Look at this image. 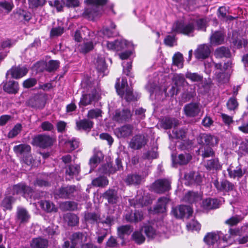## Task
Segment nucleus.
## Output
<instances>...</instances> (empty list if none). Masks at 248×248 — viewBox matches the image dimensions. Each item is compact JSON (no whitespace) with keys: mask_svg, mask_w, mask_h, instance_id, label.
Listing matches in <instances>:
<instances>
[{"mask_svg":"<svg viewBox=\"0 0 248 248\" xmlns=\"http://www.w3.org/2000/svg\"><path fill=\"white\" fill-rule=\"evenodd\" d=\"M82 87L86 90L89 93L82 95L79 105L86 106L90 105L93 101H98L100 98V91L93 86L91 81L89 79H85L81 83Z\"/></svg>","mask_w":248,"mask_h":248,"instance_id":"f257e3e1","label":"nucleus"},{"mask_svg":"<svg viewBox=\"0 0 248 248\" xmlns=\"http://www.w3.org/2000/svg\"><path fill=\"white\" fill-rule=\"evenodd\" d=\"M229 176L231 178H235L236 177L240 178L242 177L245 173L246 170L242 169V167L239 165L235 168L231 165L227 169Z\"/></svg>","mask_w":248,"mask_h":248,"instance_id":"b1692460","label":"nucleus"},{"mask_svg":"<svg viewBox=\"0 0 248 248\" xmlns=\"http://www.w3.org/2000/svg\"><path fill=\"white\" fill-rule=\"evenodd\" d=\"M61 208L64 211L74 210L77 208V204L74 202L66 201L60 205Z\"/></svg>","mask_w":248,"mask_h":248,"instance_id":"052dcab7","label":"nucleus"},{"mask_svg":"<svg viewBox=\"0 0 248 248\" xmlns=\"http://www.w3.org/2000/svg\"><path fill=\"white\" fill-rule=\"evenodd\" d=\"M147 139L143 135H136L129 143V147L134 150H139L147 143Z\"/></svg>","mask_w":248,"mask_h":248,"instance_id":"f8f14e48","label":"nucleus"},{"mask_svg":"<svg viewBox=\"0 0 248 248\" xmlns=\"http://www.w3.org/2000/svg\"><path fill=\"white\" fill-rule=\"evenodd\" d=\"M169 201L166 197H162L158 199L157 202L154 210L156 213H164L166 210V205Z\"/></svg>","mask_w":248,"mask_h":248,"instance_id":"72a5a7b5","label":"nucleus"},{"mask_svg":"<svg viewBox=\"0 0 248 248\" xmlns=\"http://www.w3.org/2000/svg\"><path fill=\"white\" fill-rule=\"evenodd\" d=\"M171 213L177 218H182L184 217L188 218L192 216L193 210L189 206L180 205L172 208Z\"/></svg>","mask_w":248,"mask_h":248,"instance_id":"423d86ee","label":"nucleus"},{"mask_svg":"<svg viewBox=\"0 0 248 248\" xmlns=\"http://www.w3.org/2000/svg\"><path fill=\"white\" fill-rule=\"evenodd\" d=\"M144 179V177L141 175L133 173L128 174L124 179V182L127 185L136 186L140 185Z\"/></svg>","mask_w":248,"mask_h":248,"instance_id":"5701e85b","label":"nucleus"},{"mask_svg":"<svg viewBox=\"0 0 248 248\" xmlns=\"http://www.w3.org/2000/svg\"><path fill=\"white\" fill-rule=\"evenodd\" d=\"M29 6L31 9H36L39 7L43 6L46 2V0H28Z\"/></svg>","mask_w":248,"mask_h":248,"instance_id":"69168bd1","label":"nucleus"},{"mask_svg":"<svg viewBox=\"0 0 248 248\" xmlns=\"http://www.w3.org/2000/svg\"><path fill=\"white\" fill-rule=\"evenodd\" d=\"M108 184V179L104 176H100L93 179L92 181V185L95 187H104Z\"/></svg>","mask_w":248,"mask_h":248,"instance_id":"a19ab883","label":"nucleus"},{"mask_svg":"<svg viewBox=\"0 0 248 248\" xmlns=\"http://www.w3.org/2000/svg\"><path fill=\"white\" fill-rule=\"evenodd\" d=\"M65 174L73 177L78 175L80 171V167L78 164H70L65 167Z\"/></svg>","mask_w":248,"mask_h":248,"instance_id":"c9c22d12","label":"nucleus"},{"mask_svg":"<svg viewBox=\"0 0 248 248\" xmlns=\"http://www.w3.org/2000/svg\"><path fill=\"white\" fill-rule=\"evenodd\" d=\"M224 35L221 31H215L210 37V42L212 45H218L223 43Z\"/></svg>","mask_w":248,"mask_h":248,"instance_id":"58836bf2","label":"nucleus"},{"mask_svg":"<svg viewBox=\"0 0 248 248\" xmlns=\"http://www.w3.org/2000/svg\"><path fill=\"white\" fill-rule=\"evenodd\" d=\"M116 25L113 22L110 24V29L107 27L103 28L98 33L99 35H103L107 37L116 36L118 32L116 30Z\"/></svg>","mask_w":248,"mask_h":248,"instance_id":"473e14b6","label":"nucleus"},{"mask_svg":"<svg viewBox=\"0 0 248 248\" xmlns=\"http://www.w3.org/2000/svg\"><path fill=\"white\" fill-rule=\"evenodd\" d=\"M185 77L192 82H201L203 80V76L198 73L187 71L185 74Z\"/></svg>","mask_w":248,"mask_h":248,"instance_id":"864d4df0","label":"nucleus"},{"mask_svg":"<svg viewBox=\"0 0 248 248\" xmlns=\"http://www.w3.org/2000/svg\"><path fill=\"white\" fill-rule=\"evenodd\" d=\"M96 70L98 73L102 74L101 76H104V72L106 70L107 66L104 58L98 56L95 62Z\"/></svg>","mask_w":248,"mask_h":248,"instance_id":"4c0bfd02","label":"nucleus"},{"mask_svg":"<svg viewBox=\"0 0 248 248\" xmlns=\"http://www.w3.org/2000/svg\"><path fill=\"white\" fill-rule=\"evenodd\" d=\"M214 139L215 138L210 135L202 134L199 136V143L202 146H209L213 144Z\"/></svg>","mask_w":248,"mask_h":248,"instance_id":"79ce46f5","label":"nucleus"},{"mask_svg":"<svg viewBox=\"0 0 248 248\" xmlns=\"http://www.w3.org/2000/svg\"><path fill=\"white\" fill-rule=\"evenodd\" d=\"M184 110L186 116L194 117L199 115L201 108L198 103H190L185 106Z\"/></svg>","mask_w":248,"mask_h":248,"instance_id":"ddd939ff","label":"nucleus"},{"mask_svg":"<svg viewBox=\"0 0 248 248\" xmlns=\"http://www.w3.org/2000/svg\"><path fill=\"white\" fill-rule=\"evenodd\" d=\"M132 114L128 108L117 109L114 112L113 119L120 123L129 122L131 119Z\"/></svg>","mask_w":248,"mask_h":248,"instance_id":"6e6552de","label":"nucleus"},{"mask_svg":"<svg viewBox=\"0 0 248 248\" xmlns=\"http://www.w3.org/2000/svg\"><path fill=\"white\" fill-rule=\"evenodd\" d=\"M103 198L107 200L110 204H115L117 202L118 197L117 192L115 189H109L103 194Z\"/></svg>","mask_w":248,"mask_h":248,"instance_id":"bb28decb","label":"nucleus"},{"mask_svg":"<svg viewBox=\"0 0 248 248\" xmlns=\"http://www.w3.org/2000/svg\"><path fill=\"white\" fill-rule=\"evenodd\" d=\"M22 128V126L20 124H16L12 129L9 132L8 137L12 139L16 137L21 132Z\"/></svg>","mask_w":248,"mask_h":248,"instance_id":"680f3d73","label":"nucleus"},{"mask_svg":"<svg viewBox=\"0 0 248 248\" xmlns=\"http://www.w3.org/2000/svg\"><path fill=\"white\" fill-rule=\"evenodd\" d=\"M133 126L131 124H125L116 130L118 138H126L131 136L132 134Z\"/></svg>","mask_w":248,"mask_h":248,"instance_id":"4be33fe9","label":"nucleus"},{"mask_svg":"<svg viewBox=\"0 0 248 248\" xmlns=\"http://www.w3.org/2000/svg\"><path fill=\"white\" fill-rule=\"evenodd\" d=\"M104 155L101 151L97 149H94L93 155L90 158L89 164L92 168H95L103 159Z\"/></svg>","mask_w":248,"mask_h":248,"instance_id":"393cba45","label":"nucleus"},{"mask_svg":"<svg viewBox=\"0 0 248 248\" xmlns=\"http://www.w3.org/2000/svg\"><path fill=\"white\" fill-rule=\"evenodd\" d=\"M76 129L90 132L93 126L94 123L89 119H83L76 122Z\"/></svg>","mask_w":248,"mask_h":248,"instance_id":"a211bd4d","label":"nucleus"},{"mask_svg":"<svg viewBox=\"0 0 248 248\" xmlns=\"http://www.w3.org/2000/svg\"><path fill=\"white\" fill-rule=\"evenodd\" d=\"M31 216L24 208L18 207L16 213V219L20 224H26L29 221Z\"/></svg>","mask_w":248,"mask_h":248,"instance_id":"f3484780","label":"nucleus"},{"mask_svg":"<svg viewBox=\"0 0 248 248\" xmlns=\"http://www.w3.org/2000/svg\"><path fill=\"white\" fill-rule=\"evenodd\" d=\"M27 104L28 106L35 108H43L45 106L44 98L40 95H35L31 97Z\"/></svg>","mask_w":248,"mask_h":248,"instance_id":"6ab92c4d","label":"nucleus"},{"mask_svg":"<svg viewBox=\"0 0 248 248\" xmlns=\"http://www.w3.org/2000/svg\"><path fill=\"white\" fill-rule=\"evenodd\" d=\"M3 91L9 94H16L19 89V84L13 80L5 81L2 82Z\"/></svg>","mask_w":248,"mask_h":248,"instance_id":"4468645a","label":"nucleus"},{"mask_svg":"<svg viewBox=\"0 0 248 248\" xmlns=\"http://www.w3.org/2000/svg\"><path fill=\"white\" fill-rule=\"evenodd\" d=\"M13 150L17 156H25L31 153V147L26 144H20L15 146Z\"/></svg>","mask_w":248,"mask_h":248,"instance_id":"cd10ccee","label":"nucleus"},{"mask_svg":"<svg viewBox=\"0 0 248 248\" xmlns=\"http://www.w3.org/2000/svg\"><path fill=\"white\" fill-rule=\"evenodd\" d=\"M53 142V139L50 136L39 134L33 138L32 143L34 145L45 149L52 146Z\"/></svg>","mask_w":248,"mask_h":248,"instance_id":"39448f33","label":"nucleus"},{"mask_svg":"<svg viewBox=\"0 0 248 248\" xmlns=\"http://www.w3.org/2000/svg\"><path fill=\"white\" fill-rule=\"evenodd\" d=\"M186 130L184 128H174L172 131L174 137L177 139H183L186 137Z\"/></svg>","mask_w":248,"mask_h":248,"instance_id":"338daca9","label":"nucleus"},{"mask_svg":"<svg viewBox=\"0 0 248 248\" xmlns=\"http://www.w3.org/2000/svg\"><path fill=\"white\" fill-rule=\"evenodd\" d=\"M213 184L217 190L223 193H229L235 190L234 184L226 179H222L219 182L216 179L213 181Z\"/></svg>","mask_w":248,"mask_h":248,"instance_id":"0eeeda50","label":"nucleus"},{"mask_svg":"<svg viewBox=\"0 0 248 248\" xmlns=\"http://www.w3.org/2000/svg\"><path fill=\"white\" fill-rule=\"evenodd\" d=\"M63 218L69 226H75L78 224L79 218L75 214L70 213H67L64 215Z\"/></svg>","mask_w":248,"mask_h":248,"instance_id":"ea45409f","label":"nucleus"},{"mask_svg":"<svg viewBox=\"0 0 248 248\" xmlns=\"http://www.w3.org/2000/svg\"><path fill=\"white\" fill-rule=\"evenodd\" d=\"M227 242V238L221 232H209L205 236L204 241L209 245H213L218 240Z\"/></svg>","mask_w":248,"mask_h":248,"instance_id":"9d476101","label":"nucleus"},{"mask_svg":"<svg viewBox=\"0 0 248 248\" xmlns=\"http://www.w3.org/2000/svg\"><path fill=\"white\" fill-rule=\"evenodd\" d=\"M132 231L133 228L130 225L121 226L117 228L118 237L124 240L125 239V236L129 235Z\"/></svg>","mask_w":248,"mask_h":248,"instance_id":"f704fd0d","label":"nucleus"},{"mask_svg":"<svg viewBox=\"0 0 248 248\" xmlns=\"http://www.w3.org/2000/svg\"><path fill=\"white\" fill-rule=\"evenodd\" d=\"M48 246V240L40 237L33 238L30 242L31 248H47Z\"/></svg>","mask_w":248,"mask_h":248,"instance_id":"c85d7f7f","label":"nucleus"},{"mask_svg":"<svg viewBox=\"0 0 248 248\" xmlns=\"http://www.w3.org/2000/svg\"><path fill=\"white\" fill-rule=\"evenodd\" d=\"M242 219L241 216L236 215L227 219L225 223L230 226H234L237 225Z\"/></svg>","mask_w":248,"mask_h":248,"instance_id":"4d7b16f0","label":"nucleus"},{"mask_svg":"<svg viewBox=\"0 0 248 248\" xmlns=\"http://www.w3.org/2000/svg\"><path fill=\"white\" fill-rule=\"evenodd\" d=\"M93 45L92 42H84L79 46V50L83 53H86L92 50Z\"/></svg>","mask_w":248,"mask_h":248,"instance_id":"bf43d9fd","label":"nucleus"},{"mask_svg":"<svg viewBox=\"0 0 248 248\" xmlns=\"http://www.w3.org/2000/svg\"><path fill=\"white\" fill-rule=\"evenodd\" d=\"M100 173L103 174L113 173L116 171V169L113 168L111 163H107L102 165L99 169Z\"/></svg>","mask_w":248,"mask_h":248,"instance_id":"5fc2aeb1","label":"nucleus"},{"mask_svg":"<svg viewBox=\"0 0 248 248\" xmlns=\"http://www.w3.org/2000/svg\"><path fill=\"white\" fill-rule=\"evenodd\" d=\"M152 190L158 194H163L171 189V182L168 179H159L152 185Z\"/></svg>","mask_w":248,"mask_h":248,"instance_id":"7ed1b4c3","label":"nucleus"},{"mask_svg":"<svg viewBox=\"0 0 248 248\" xmlns=\"http://www.w3.org/2000/svg\"><path fill=\"white\" fill-rule=\"evenodd\" d=\"M125 217L127 222L136 223L141 221L143 218V215L142 212L136 211L134 213H127Z\"/></svg>","mask_w":248,"mask_h":248,"instance_id":"2f4dec72","label":"nucleus"},{"mask_svg":"<svg viewBox=\"0 0 248 248\" xmlns=\"http://www.w3.org/2000/svg\"><path fill=\"white\" fill-rule=\"evenodd\" d=\"M205 167L208 170H219L221 168V165L217 158L212 159L208 160Z\"/></svg>","mask_w":248,"mask_h":248,"instance_id":"8fccbe9b","label":"nucleus"},{"mask_svg":"<svg viewBox=\"0 0 248 248\" xmlns=\"http://www.w3.org/2000/svg\"><path fill=\"white\" fill-rule=\"evenodd\" d=\"M28 72V69L24 66H13L6 73V78H7L9 75L15 79H19L25 76Z\"/></svg>","mask_w":248,"mask_h":248,"instance_id":"9b49d317","label":"nucleus"},{"mask_svg":"<svg viewBox=\"0 0 248 248\" xmlns=\"http://www.w3.org/2000/svg\"><path fill=\"white\" fill-rule=\"evenodd\" d=\"M184 199L185 201L192 203L200 200L201 197L197 192L189 191L185 194Z\"/></svg>","mask_w":248,"mask_h":248,"instance_id":"3c124183","label":"nucleus"},{"mask_svg":"<svg viewBox=\"0 0 248 248\" xmlns=\"http://www.w3.org/2000/svg\"><path fill=\"white\" fill-rule=\"evenodd\" d=\"M60 63L58 60H50L46 63L45 70L48 72H54L59 68Z\"/></svg>","mask_w":248,"mask_h":248,"instance_id":"603ef678","label":"nucleus"},{"mask_svg":"<svg viewBox=\"0 0 248 248\" xmlns=\"http://www.w3.org/2000/svg\"><path fill=\"white\" fill-rule=\"evenodd\" d=\"M210 54L209 46L204 44L199 46L195 52V57L198 59H205L209 56Z\"/></svg>","mask_w":248,"mask_h":248,"instance_id":"412c9836","label":"nucleus"},{"mask_svg":"<svg viewBox=\"0 0 248 248\" xmlns=\"http://www.w3.org/2000/svg\"><path fill=\"white\" fill-rule=\"evenodd\" d=\"M179 124V121L175 118L165 117L161 122V126L164 129H169Z\"/></svg>","mask_w":248,"mask_h":248,"instance_id":"c756f323","label":"nucleus"},{"mask_svg":"<svg viewBox=\"0 0 248 248\" xmlns=\"http://www.w3.org/2000/svg\"><path fill=\"white\" fill-rule=\"evenodd\" d=\"M173 63L179 68H182L183 65V57L181 53L177 52L172 58Z\"/></svg>","mask_w":248,"mask_h":248,"instance_id":"e2e57ef3","label":"nucleus"},{"mask_svg":"<svg viewBox=\"0 0 248 248\" xmlns=\"http://www.w3.org/2000/svg\"><path fill=\"white\" fill-rule=\"evenodd\" d=\"M102 111L99 108L92 109L88 111L87 117L90 119H96L102 117Z\"/></svg>","mask_w":248,"mask_h":248,"instance_id":"0e129e2a","label":"nucleus"},{"mask_svg":"<svg viewBox=\"0 0 248 248\" xmlns=\"http://www.w3.org/2000/svg\"><path fill=\"white\" fill-rule=\"evenodd\" d=\"M215 55L218 58H222L223 57L229 58L231 56V53L228 48L225 46H221L216 49Z\"/></svg>","mask_w":248,"mask_h":248,"instance_id":"49530a36","label":"nucleus"},{"mask_svg":"<svg viewBox=\"0 0 248 248\" xmlns=\"http://www.w3.org/2000/svg\"><path fill=\"white\" fill-rule=\"evenodd\" d=\"M194 22L185 23L182 21H177L172 27V31L188 35L194 29Z\"/></svg>","mask_w":248,"mask_h":248,"instance_id":"20e7f679","label":"nucleus"},{"mask_svg":"<svg viewBox=\"0 0 248 248\" xmlns=\"http://www.w3.org/2000/svg\"><path fill=\"white\" fill-rule=\"evenodd\" d=\"M40 207L45 211L50 213L57 212V208L52 202L48 201H41L40 202Z\"/></svg>","mask_w":248,"mask_h":248,"instance_id":"c03bdc74","label":"nucleus"},{"mask_svg":"<svg viewBox=\"0 0 248 248\" xmlns=\"http://www.w3.org/2000/svg\"><path fill=\"white\" fill-rule=\"evenodd\" d=\"M84 217L86 221L92 224L98 223L101 221L100 215L95 213H87L85 214Z\"/></svg>","mask_w":248,"mask_h":248,"instance_id":"09e8293b","label":"nucleus"},{"mask_svg":"<svg viewBox=\"0 0 248 248\" xmlns=\"http://www.w3.org/2000/svg\"><path fill=\"white\" fill-rule=\"evenodd\" d=\"M131 43L124 39L116 40L114 42H108L107 47L110 49H115L116 51H121L128 47Z\"/></svg>","mask_w":248,"mask_h":248,"instance_id":"2eb2a0df","label":"nucleus"},{"mask_svg":"<svg viewBox=\"0 0 248 248\" xmlns=\"http://www.w3.org/2000/svg\"><path fill=\"white\" fill-rule=\"evenodd\" d=\"M33 191L32 189L27 186L24 183H19L15 185L13 187V194H23L24 196L26 194L28 195L31 194Z\"/></svg>","mask_w":248,"mask_h":248,"instance_id":"aec40b11","label":"nucleus"},{"mask_svg":"<svg viewBox=\"0 0 248 248\" xmlns=\"http://www.w3.org/2000/svg\"><path fill=\"white\" fill-rule=\"evenodd\" d=\"M125 85H126V87H128L127 80L126 79H124L123 78H122L121 85H120L119 84V78L117 79V82L115 84V88L117 92L119 95L122 96L124 95V91L125 90L124 88Z\"/></svg>","mask_w":248,"mask_h":248,"instance_id":"6e6d98bb","label":"nucleus"},{"mask_svg":"<svg viewBox=\"0 0 248 248\" xmlns=\"http://www.w3.org/2000/svg\"><path fill=\"white\" fill-rule=\"evenodd\" d=\"M131 240L138 245L143 243L145 241V237L142 234L141 231H136L131 235Z\"/></svg>","mask_w":248,"mask_h":248,"instance_id":"a18cd8bd","label":"nucleus"},{"mask_svg":"<svg viewBox=\"0 0 248 248\" xmlns=\"http://www.w3.org/2000/svg\"><path fill=\"white\" fill-rule=\"evenodd\" d=\"M15 15L18 19L27 22L30 21L31 18V13L21 9H19L16 11Z\"/></svg>","mask_w":248,"mask_h":248,"instance_id":"de8ad7c7","label":"nucleus"},{"mask_svg":"<svg viewBox=\"0 0 248 248\" xmlns=\"http://www.w3.org/2000/svg\"><path fill=\"white\" fill-rule=\"evenodd\" d=\"M220 204V201L217 199L208 198L202 201V207L206 210L217 208Z\"/></svg>","mask_w":248,"mask_h":248,"instance_id":"a878e982","label":"nucleus"},{"mask_svg":"<svg viewBox=\"0 0 248 248\" xmlns=\"http://www.w3.org/2000/svg\"><path fill=\"white\" fill-rule=\"evenodd\" d=\"M199 151V154L204 158L215 155V152L210 146H202Z\"/></svg>","mask_w":248,"mask_h":248,"instance_id":"37998d69","label":"nucleus"},{"mask_svg":"<svg viewBox=\"0 0 248 248\" xmlns=\"http://www.w3.org/2000/svg\"><path fill=\"white\" fill-rule=\"evenodd\" d=\"M15 199L11 196L6 197L2 202V206L6 210H11L12 203L15 202Z\"/></svg>","mask_w":248,"mask_h":248,"instance_id":"13d9d810","label":"nucleus"},{"mask_svg":"<svg viewBox=\"0 0 248 248\" xmlns=\"http://www.w3.org/2000/svg\"><path fill=\"white\" fill-rule=\"evenodd\" d=\"M173 81L176 86H183L186 82L185 77L183 74H176L174 76Z\"/></svg>","mask_w":248,"mask_h":248,"instance_id":"774afa93","label":"nucleus"},{"mask_svg":"<svg viewBox=\"0 0 248 248\" xmlns=\"http://www.w3.org/2000/svg\"><path fill=\"white\" fill-rule=\"evenodd\" d=\"M90 4H93L88 8H87L83 13L85 17L92 20L99 16L102 14V8L98 5H103L105 4L107 0H87Z\"/></svg>","mask_w":248,"mask_h":248,"instance_id":"f03ea898","label":"nucleus"},{"mask_svg":"<svg viewBox=\"0 0 248 248\" xmlns=\"http://www.w3.org/2000/svg\"><path fill=\"white\" fill-rule=\"evenodd\" d=\"M76 191V186H62L57 189L55 192V195L60 198L70 199L73 196Z\"/></svg>","mask_w":248,"mask_h":248,"instance_id":"1a4fd4ad","label":"nucleus"},{"mask_svg":"<svg viewBox=\"0 0 248 248\" xmlns=\"http://www.w3.org/2000/svg\"><path fill=\"white\" fill-rule=\"evenodd\" d=\"M185 179L187 181L188 185L193 184H200L202 182V176L198 172L190 171L186 173L184 175Z\"/></svg>","mask_w":248,"mask_h":248,"instance_id":"dca6fc26","label":"nucleus"},{"mask_svg":"<svg viewBox=\"0 0 248 248\" xmlns=\"http://www.w3.org/2000/svg\"><path fill=\"white\" fill-rule=\"evenodd\" d=\"M191 155L187 153L181 154L172 158V161L174 164L179 165H184L187 164L191 159Z\"/></svg>","mask_w":248,"mask_h":248,"instance_id":"7c9ffc66","label":"nucleus"},{"mask_svg":"<svg viewBox=\"0 0 248 248\" xmlns=\"http://www.w3.org/2000/svg\"><path fill=\"white\" fill-rule=\"evenodd\" d=\"M70 239L73 246H75L78 244H81L83 242L86 241V236L81 232H77L74 233L70 237Z\"/></svg>","mask_w":248,"mask_h":248,"instance_id":"e433bc0d","label":"nucleus"}]
</instances>
